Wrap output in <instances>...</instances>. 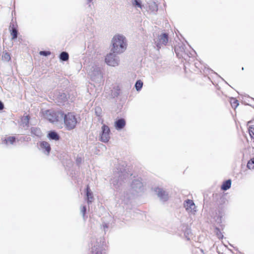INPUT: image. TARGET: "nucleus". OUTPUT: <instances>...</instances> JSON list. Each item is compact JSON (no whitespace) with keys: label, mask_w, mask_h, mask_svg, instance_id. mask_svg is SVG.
Here are the masks:
<instances>
[{"label":"nucleus","mask_w":254,"mask_h":254,"mask_svg":"<svg viewBox=\"0 0 254 254\" xmlns=\"http://www.w3.org/2000/svg\"><path fill=\"white\" fill-rule=\"evenodd\" d=\"M16 138L14 136H9L2 139L3 143L7 145L8 144H12L15 141Z\"/></svg>","instance_id":"nucleus-12"},{"label":"nucleus","mask_w":254,"mask_h":254,"mask_svg":"<svg viewBox=\"0 0 254 254\" xmlns=\"http://www.w3.org/2000/svg\"><path fill=\"white\" fill-rule=\"evenodd\" d=\"M157 193H158V195L159 197H160L161 198H167V194H166V192L161 189H158V190H157Z\"/></svg>","instance_id":"nucleus-17"},{"label":"nucleus","mask_w":254,"mask_h":254,"mask_svg":"<svg viewBox=\"0 0 254 254\" xmlns=\"http://www.w3.org/2000/svg\"><path fill=\"white\" fill-rule=\"evenodd\" d=\"M48 137L50 138L55 140H58L60 139L59 135L55 131H50L48 134Z\"/></svg>","instance_id":"nucleus-14"},{"label":"nucleus","mask_w":254,"mask_h":254,"mask_svg":"<svg viewBox=\"0 0 254 254\" xmlns=\"http://www.w3.org/2000/svg\"><path fill=\"white\" fill-rule=\"evenodd\" d=\"M133 5L140 8H141L142 6L140 2H139L137 0H134V1L133 2Z\"/></svg>","instance_id":"nucleus-24"},{"label":"nucleus","mask_w":254,"mask_h":254,"mask_svg":"<svg viewBox=\"0 0 254 254\" xmlns=\"http://www.w3.org/2000/svg\"><path fill=\"white\" fill-rule=\"evenodd\" d=\"M112 43L113 47L111 51L113 53H122L126 49L127 44L125 38L122 35H115L112 39Z\"/></svg>","instance_id":"nucleus-1"},{"label":"nucleus","mask_w":254,"mask_h":254,"mask_svg":"<svg viewBox=\"0 0 254 254\" xmlns=\"http://www.w3.org/2000/svg\"><path fill=\"white\" fill-rule=\"evenodd\" d=\"M40 146L41 148L46 152L47 154L48 155L51 151V146L50 144L46 141H42L40 142Z\"/></svg>","instance_id":"nucleus-9"},{"label":"nucleus","mask_w":254,"mask_h":254,"mask_svg":"<svg viewBox=\"0 0 254 254\" xmlns=\"http://www.w3.org/2000/svg\"><path fill=\"white\" fill-rule=\"evenodd\" d=\"M149 7H152L153 8V10H157V7H158L157 5L154 2H152L151 4V5H149Z\"/></svg>","instance_id":"nucleus-26"},{"label":"nucleus","mask_w":254,"mask_h":254,"mask_svg":"<svg viewBox=\"0 0 254 254\" xmlns=\"http://www.w3.org/2000/svg\"><path fill=\"white\" fill-rule=\"evenodd\" d=\"M83 209H84V211L85 212V207H83Z\"/></svg>","instance_id":"nucleus-31"},{"label":"nucleus","mask_w":254,"mask_h":254,"mask_svg":"<svg viewBox=\"0 0 254 254\" xmlns=\"http://www.w3.org/2000/svg\"><path fill=\"white\" fill-rule=\"evenodd\" d=\"M105 246L104 241L100 240V241L97 242L92 248V254H103V252L105 250Z\"/></svg>","instance_id":"nucleus-3"},{"label":"nucleus","mask_w":254,"mask_h":254,"mask_svg":"<svg viewBox=\"0 0 254 254\" xmlns=\"http://www.w3.org/2000/svg\"><path fill=\"white\" fill-rule=\"evenodd\" d=\"M105 62L108 65L112 66H116L119 64L118 60L113 53H110L106 56Z\"/></svg>","instance_id":"nucleus-5"},{"label":"nucleus","mask_w":254,"mask_h":254,"mask_svg":"<svg viewBox=\"0 0 254 254\" xmlns=\"http://www.w3.org/2000/svg\"><path fill=\"white\" fill-rule=\"evenodd\" d=\"M110 130L109 127L103 125L102 127V133L100 135V140L104 142H107L110 138Z\"/></svg>","instance_id":"nucleus-4"},{"label":"nucleus","mask_w":254,"mask_h":254,"mask_svg":"<svg viewBox=\"0 0 254 254\" xmlns=\"http://www.w3.org/2000/svg\"><path fill=\"white\" fill-rule=\"evenodd\" d=\"M213 217L215 222V225H219L221 226L222 223L221 214L220 210H216L215 214L213 215Z\"/></svg>","instance_id":"nucleus-8"},{"label":"nucleus","mask_w":254,"mask_h":254,"mask_svg":"<svg viewBox=\"0 0 254 254\" xmlns=\"http://www.w3.org/2000/svg\"><path fill=\"white\" fill-rule=\"evenodd\" d=\"M2 59L6 62H8L10 60V55L8 53H4L2 56Z\"/></svg>","instance_id":"nucleus-22"},{"label":"nucleus","mask_w":254,"mask_h":254,"mask_svg":"<svg viewBox=\"0 0 254 254\" xmlns=\"http://www.w3.org/2000/svg\"><path fill=\"white\" fill-rule=\"evenodd\" d=\"M88 0V2H91L92 1V0Z\"/></svg>","instance_id":"nucleus-29"},{"label":"nucleus","mask_w":254,"mask_h":254,"mask_svg":"<svg viewBox=\"0 0 254 254\" xmlns=\"http://www.w3.org/2000/svg\"><path fill=\"white\" fill-rule=\"evenodd\" d=\"M60 58L61 60L63 61H66L68 60L69 56L67 53L63 52H62L60 56Z\"/></svg>","instance_id":"nucleus-16"},{"label":"nucleus","mask_w":254,"mask_h":254,"mask_svg":"<svg viewBox=\"0 0 254 254\" xmlns=\"http://www.w3.org/2000/svg\"><path fill=\"white\" fill-rule=\"evenodd\" d=\"M230 103L233 108H236L239 105L238 101L235 98H231L230 100Z\"/></svg>","instance_id":"nucleus-20"},{"label":"nucleus","mask_w":254,"mask_h":254,"mask_svg":"<svg viewBox=\"0 0 254 254\" xmlns=\"http://www.w3.org/2000/svg\"><path fill=\"white\" fill-rule=\"evenodd\" d=\"M60 115L64 118V125L67 130H70L75 128L77 121L73 113L68 112L67 114H64L61 112Z\"/></svg>","instance_id":"nucleus-2"},{"label":"nucleus","mask_w":254,"mask_h":254,"mask_svg":"<svg viewBox=\"0 0 254 254\" xmlns=\"http://www.w3.org/2000/svg\"><path fill=\"white\" fill-rule=\"evenodd\" d=\"M215 232L216 234L218 236L219 235L218 233L220 232V230L217 227H216V228H215Z\"/></svg>","instance_id":"nucleus-28"},{"label":"nucleus","mask_w":254,"mask_h":254,"mask_svg":"<svg viewBox=\"0 0 254 254\" xmlns=\"http://www.w3.org/2000/svg\"><path fill=\"white\" fill-rule=\"evenodd\" d=\"M120 87L119 86L114 87L112 90V96L113 97H117L120 93Z\"/></svg>","instance_id":"nucleus-15"},{"label":"nucleus","mask_w":254,"mask_h":254,"mask_svg":"<svg viewBox=\"0 0 254 254\" xmlns=\"http://www.w3.org/2000/svg\"><path fill=\"white\" fill-rule=\"evenodd\" d=\"M169 37L167 33H163L158 36L156 41V46L158 49L163 46H165L168 42Z\"/></svg>","instance_id":"nucleus-6"},{"label":"nucleus","mask_w":254,"mask_h":254,"mask_svg":"<svg viewBox=\"0 0 254 254\" xmlns=\"http://www.w3.org/2000/svg\"><path fill=\"white\" fill-rule=\"evenodd\" d=\"M247 167L249 169H254V158L248 162Z\"/></svg>","instance_id":"nucleus-21"},{"label":"nucleus","mask_w":254,"mask_h":254,"mask_svg":"<svg viewBox=\"0 0 254 254\" xmlns=\"http://www.w3.org/2000/svg\"><path fill=\"white\" fill-rule=\"evenodd\" d=\"M26 118H27V120H28H28H29V116H26Z\"/></svg>","instance_id":"nucleus-30"},{"label":"nucleus","mask_w":254,"mask_h":254,"mask_svg":"<svg viewBox=\"0 0 254 254\" xmlns=\"http://www.w3.org/2000/svg\"><path fill=\"white\" fill-rule=\"evenodd\" d=\"M231 186V180H228L225 182L223 183V190H227L230 189Z\"/></svg>","instance_id":"nucleus-18"},{"label":"nucleus","mask_w":254,"mask_h":254,"mask_svg":"<svg viewBox=\"0 0 254 254\" xmlns=\"http://www.w3.org/2000/svg\"><path fill=\"white\" fill-rule=\"evenodd\" d=\"M249 131L250 136L254 140V126L249 127Z\"/></svg>","instance_id":"nucleus-23"},{"label":"nucleus","mask_w":254,"mask_h":254,"mask_svg":"<svg viewBox=\"0 0 254 254\" xmlns=\"http://www.w3.org/2000/svg\"><path fill=\"white\" fill-rule=\"evenodd\" d=\"M4 108V106L3 103L0 101V110H2Z\"/></svg>","instance_id":"nucleus-27"},{"label":"nucleus","mask_w":254,"mask_h":254,"mask_svg":"<svg viewBox=\"0 0 254 254\" xmlns=\"http://www.w3.org/2000/svg\"><path fill=\"white\" fill-rule=\"evenodd\" d=\"M126 125L125 120L123 119H119L115 122V127L117 129L123 128Z\"/></svg>","instance_id":"nucleus-10"},{"label":"nucleus","mask_w":254,"mask_h":254,"mask_svg":"<svg viewBox=\"0 0 254 254\" xmlns=\"http://www.w3.org/2000/svg\"><path fill=\"white\" fill-rule=\"evenodd\" d=\"M184 206L186 210L189 212H195V205L193 200L190 199H187L185 201Z\"/></svg>","instance_id":"nucleus-7"},{"label":"nucleus","mask_w":254,"mask_h":254,"mask_svg":"<svg viewBox=\"0 0 254 254\" xmlns=\"http://www.w3.org/2000/svg\"><path fill=\"white\" fill-rule=\"evenodd\" d=\"M86 195L88 201L89 202H91L93 200V195L92 192L91 191L90 188L88 185L86 187Z\"/></svg>","instance_id":"nucleus-13"},{"label":"nucleus","mask_w":254,"mask_h":254,"mask_svg":"<svg viewBox=\"0 0 254 254\" xmlns=\"http://www.w3.org/2000/svg\"><path fill=\"white\" fill-rule=\"evenodd\" d=\"M143 86V82L140 80H137L135 84V87L137 91H140Z\"/></svg>","instance_id":"nucleus-19"},{"label":"nucleus","mask_w":254,"mask_h":254,"mask_svg":"<svg viewBox=\"0 0 254 254\" xmlns=\"http://www.w3.org/2000/svg\"><path fill=\"white\" fill-rule=\"evenodd\" d=\"M50 51H40L39 54L41 56H48L51 55Z\"/></svg>","instance_id":"nucleus-25"},{"label":"nucleus","mask_w":254,"mask_h":254,"mask_svg":"<svg viewBox=\"0 0 254 254\" xmlns=\"http://www.w3.org/2000/svg\"><path fill=\"white\" fill-rule=\"evenodd\" d=\"M10 33L12 39L13 40L17 38L18 35V31L14 25H12V26H10Z\"/></svg>","instance_id":"nucleus-11"}]
</instances>
